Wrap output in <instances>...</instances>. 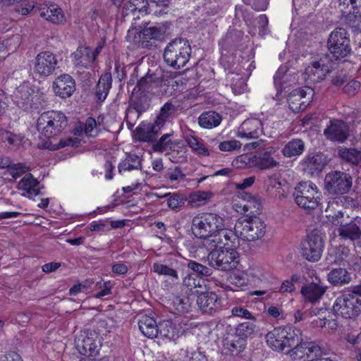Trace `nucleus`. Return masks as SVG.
Masks as SVG:
<instances>
[{
    "mask_svg": "<svg viewBox=\"0 0 361 361\" xmlns=\"http://www.w3.org/2000/svg\"><path fill=\"white\" fill-rule=\"evenodd\" d=\"M328 52L325 54L336 66L340 63L348 61L353 54L350 39L347 30L336 27L329 35L327 40Z\"/></svg>",
    "mask_w": 361,
    "mask_h": 361,
    "instance_id": "f257e3e1",
    "label": "nucleus"
},
{
    "mask_svg": "<svg viewBox=\"0 0 361 361\" xmlns=\"http://www.w3.org/2000/svg\"><path fill=\"white\" fill-rule=\"evenodd\" d=\"M224 226V219L221 216L212 212H203L193 217L191 229L197 238H206L214 233L221 234Z\"/></svg>",
    "mask_w": 361,
    "mask_h": 361,
    "instance_id": "f03ea898",
    "label": "nucleus"
},
{
    "mask_svg": "<svg viewBox=\"0 0 361 361\" xmlns=\"http://www.w3.org/2000/svg\"><path fill=\"white\" fill-rule=\"evenodd\" d=\"M192 49L189 42L183 38L171 40L165 47L163 57L164 62L174 69L184 67L189 61Z\"/></svg>",
    "mask_w": 361,
    "mask_h": 361,
    "instance_id": "7ed1b4c3",
    "label": "nucleus"
},
{
    "mask_svg": "<svg viewBox=\"0 0 361 361\" xmlns=\"http://www.w3.org/2000/svg\"><path fill=\"white\" fill-rule=\"evenodd\" d=\"M298 329L290 326L274 328L266 335V341L273 350L287 354L298 342Z\"/></svg>",
    "mask_w": 361,
    "mask_h": 361,
    "instance_id": "20e7f679",
    "label": "nucleus"
},
{
    "mask_svg": "<svg viewBox=\"0 0 361 361\" xmlns=\"http://www.w3.org/2000/svg\"><path fill=\"white\" fill-rule=\"evenodd\" d=\"M67 118L61 111H47L37 119V128L47 138L59 135L67 126Z\"/></svg>",
    "mask_w": 361,
    "mask_h": 361,
    "instance_id": "39448f33",
    "label": "nucleus"
},
{
    "mask_svg": "<svg viewBox=\"0 0 361 361\" xmlns=\"http://www.w3.org/2000/svg\"><path fill=\"white\" fill-rule=\"evenodd\" d=\"M207 260L211 267L221 271H230L238 267L239 255L233 247H220L217 250L209 252Z\"/></svg>",
    "mask_w": 361,
    "mask_h": 361,
    "instance_id": "423d86ee",
    "label": "nucleus"
},
{
    "mask_svg": "<svg viewBox=\"0 0 361 361\" xmlns=\"http://www.w3.org/2000/svg\"><path fill=\"white\" fill-rule=\"evenodd\" d=\"M332 310L336 317L354 319L361 313V299L350 292L342 293L336 298Z\"/></svg>",
    "mask_w": 361,
    "mask_h": 361,
    "instance_id": "0eeeda50",
    "label": "nucleus"
},
{
    "mask_svg": "<svg viewBox=\"0 0 361 361\" xmlns=\"http://www.w3.org/2000/svg\"><path fill=\"white\" fill-rule=\"evenodd\" d=\"M235 230L240 238L247 241H255L262 238L266 231V224L257 216L246 215L238 220L235 225Z\"/></svg>",
    "mask_w": 361,
    "mask_h": 361,
    "instance_id": "6e6552de",
    "label": "nucleus"
},
{
    "mask_svg": "<svg viewBox=\"0 0 361 361\" xmlns=\"http://www.w3.org/2000/svg\"><path fill=\"white\" fill-rule=\"evenodd\" d=\"M297 334L299 337L298 342L290 348L287 354L293 361H318L323 354L322 348L315 342H302L300 330Z\"/></svg>",
    "mask_w": 361,
    "mask_h": 361,
    "instance_id": "1a4fd4ad",
    "label": "nucleus"
},
{
    "mask_svg": "<svg viewBox=\"0 0 361 361\" xmlns=\"http://www.w3.org/2000/svg\"><path fill=\"white\" fill-rule=\"evenodd\" d=\"M352 185L353 178L345 172L331 171L324 178V188L331 195L346 194L351 190Z\"/></svg>",
    "mask_w": 361,
    "mask_h": 361,
    "instance_id": "9d476101",
    "label": "nucleus"
},
{
    "mask_svg": "<svg viewBox=\"0 0 361 361\" xmlns=\"http://www.w3.org/2000/svg\"><path fill=\"white\" fill-rule=\"evenodd\" d=\"M324 250V239L317 233L312 232L301 244V254L310 262H317Z\"/></svg>",
    "mask_w": 361,
    "mask_h": 361,
    "instance_id": "9b49d317",
    "label": "nucleus"
},
{
    "mask_svg": "<svg viewBox=\"0 0 361 361\" xmlns=\"http://www.w3.org/2000/svg\"><path fill=\"white\" fill-rule=\"evenodd\" d=\"M58 68L57 56L49 51L39 52L34 61V71L41 78H47Z\"/></svg>",
    "mask_w": 361,
    "mask_h": 361,
    "instance_id": "f8f14e48",
    "label": "nucleus"
},
{
    "mask_svg": "<svg viewBox=\"0 0 361 361\" xmlns=\"http://www.w3.org/2000/svg\"><path fill=\"white\" fill-rule=\"evenodd\" d=\"M328 57L324 55L318 61H313L305 68V73L308 80L312 82H319L336 68V66Z\"/></svg>",
    "mask_w": 361,
    "mask_h": 361,
    "instance_id": "ddd939ff",
    "label": "nucleus"
},
{
    "mask_svg": "<svg viewBox=\"0 0 361 361\" xmlns=\"http://www.w3.org/2000/svg\"><path fill=\"white\" fill-rule=\"evenodd\" d=\"M75 342L78 352L87 357L97 355L102 346L100 339L94 332H83L76 337Z\"/></svg>",
    "mask_w": 361,
    "mask_h": 361,
    "instance_id": "4468645a",
    "label": "nucleus"
},
{
    "mask_svg": "<svg viewBox=\"0 0 361 361\" xmlns=\"http://www.w3.org/2000/svg\"><path fill=\"white\" fill-rule=\"evenodd\" d=\"M165 32L166 29L160 25L145 27L139 32L137 44L142 48L156 49L158 42L164 39Z\"/></svg>",
    "mask_w": 361,
    "mask_h": 361,
    "instance_id": "2eb2a0df",
    "label": "nucleus"
},
{
    "mask_svg": "<svg viewBox=\"0 0 361 361\" xmlns=\"http://www.w3.org/2000/svg\"><path fill=\"white\" fill-rule=\"evenodd\" d=\"M313 93L314 90L312 88L293 90L287 99L290 109L295 113L304 111L310 104Z\"/></svg>",
    "mask_w": 361,
    "mask_h": 361,
    "instance_id": "dca6fc26",
    "label": "nucleus"
},
{
    "mask_svg": "<svg viewBox=\"0 0 361 361\" xmlns=\"http://www.w3.org/2000/svg\"><path fill=\"white\" fill-rule=\"evenodd\" d=\"M197 304L203 313L209 315L215 314L222 308L221 298L214 292L201 293Z\"/></svg>",
    "mask_w": 361,
    "mask_h": 361,
    "instance_id": "f3484780",
    "label": "nucleus"
},
{
    "mask_svg": "<svg viewBox=\"0 0 361 361\" xmlns=\"http://www.w3.org/2000/svg\"><path fill=\"white\" fill-rule=\"evenodd\" d=\"M326 164V157L322 153L308 154L300 162L302 170L310 176H317Z\"/></svg>",
    "mask_w": 361,
    "mask_h": 361,
    "instance_id": "a211bd4d",
    "label": "nucleus"
},
{
    "mask_svg": "<svg viewBox=\"0 0 361 361\" xmlns=\"http://www.w3.org/2000/svg\"><path fill=\"white\" fill-rule=\"evenodd\" d=\"M328 140L338 142H345L349 135L348 126L341 120H331L324 131Z\"/></svg>",
    "mask_w": 361,
    "mask_h": 361,
    "instance_id": "6ab92c4d",
    "label": "nucleus"
},
{
    "mask_svg": "<svg viewBox=\"0 0 361 361\" xmlns=\"http://www.w3.org/2000/svg\"><path fill=\"white\" fill-rule=\"evenodd\" d=\"M53 90L61 98L69 97L75 90V80L68 74L61 75L54 80Z\"/></svg>",
    "mask_w": 361,
    "mask_h": 361,
    "instance_id": "aec40b11",
    "label": "nucleus"
},
{
    "mask_svg": "<svg viewBox=\"0 0 361 361\" xmlns=\"http://www.w3.org/2000/svg\"><path fill=\"white\" fill-rule=\"evenodd\" d=\"M150 106V99L149 96L137 90H133L130 98V105L126 110V114L137 112L138 116L146 111Z\"/></svg>",
    "mask_w": 361,
    "mask_h": 361,
    "instance_id": "412c9836",
    "label": "nucleus"
},
{
    "mask_svg": "<svg viewBox=\"0 0 361 361\" xmlns=\"http://www.w3.org/2000/svg\"><path fill=\"white\" fill-rule=\"evenodd\" d=\"M262 123L259 119L250 118L244 121L239 127L237 136L240 138H258L262 133Z\"/></svg>",
    "mask_w": 361,
    "mask_h": 361,
    "instance_id": "4be33fe9",
    "label": "nucleus"
},
{
    "mask_svg": "<svg viewBox=\"0 0 361 361\" xmlns=\"http://www.w3.org/2000/svg\"><path fill=\"white\" fill-rule=\"evenodd\" d=\"M162 80V75L158 73H149L148 72L145 76L137 80L136 85L133 90L146 94L153 89L158 87L161 84Z\"/></svg>",
    "mask_w": 361,
    "mask_h": 361,
    "instance_id": "5701e85b",
    "label": "nucleus"
},
{
    "mask_svg": "<svg viewBox=\"0 0 361 361\" xmlns=\"http://www.w3.org/2000/svg\"><path fill=\"white\" fill-rule=\"evenodd\" d=\"M179 105L173 99L169 100L160 109L155 121L157 126H164L167 121L173 120L178 114Z\"/></svg>",
    "mask_w": 361,
    "mask_h": 361,
    "instance_id": "b1692460",
    "label": "nucleus"
},
{
    "mask_svg": "<svg viewBox=\"0 0 361 361\" xmlns=\"http://www.w3.org/2000/svg\"><path fill=\"white\" fill-rule=\"evenodd\" d=\"M326 290V287L317 283H310L302 286L300 293L305 302L314 304L322 298Z\"/></svg>",
    "mask_w": 361,
    "mask_h": 361,
    "instance_id": "393cba45",
    "label": "nucleus"
},
{
    "mask_svg": "<svg viewBox=\"0 0 361 361\" xmlns=\"http://www.w3.org/2000/svg\"><path fill=\"white\" fill-rule=\"evenodd\" d=\"M72 57L73 64L80 68H87L95 61L92 53V49L85 46H79L72 54Z\"/></svg>",
    "mask_w": 361,
    "mask_h": 361,
    "instance_id": "a878e982",
    "label": "nucleus"
},
{
    "mask_svg": "<svg viewBox=\"0 0 361 361\" xmlns=\"http://www.w3.org/2000/svg\"><path fill=\"white\" fill-rule=\"evenodd\" d=\"M162 128L161 126H157V121L154 120L153 124L144 125L137 128L136 135L141 142H154L161 133Z\"/></svg>",
    "mask_w": 361,
    "mask_h": 361,
    "instance_id": "bb28decb",
    "label": "nucleus"
},
{
    "mask_svg": "<svg viewBox=\"0 0 361 361\" xmlns=\"http://www.w3.org/2000/svg\"><path fill=\"white\" fill-rule=\"evenodd\" d=\"M39 16L42 18L51 22L54 24H63L66 22V18L61 8L56 4H50L39 8Z\"/></svg>",
    "mask_w": 361,
    "mask_h": 361,
    "instance_id": "cd10ccee",
    "label": "nucleus"
},
{
    "mask_svg": "<svg viewBox=\"0 0 361 361\" xmlns=\"http://www.w3.org/2000/svg\"><path fill=\"white\" fill-rule=\"evenodd\" d=\"M140 331L147 338H153L159 336V324L154 317L148 315H142L138 321Z\"/></svg>",
    "mask_w": 361,
    "mask_h": 361,
    "instance_id": "c85d7f7f",
    "label": "nucleus"
},
{
    "mask_svg": "<svg viewBox=\"0 0 361 361\" xmlns=\"http://www.w3.org/2000/svg\"><path fill=\"white\" fill-rule=\"evenodd\" d=\"M338 235L344 240H350L355 242L361 240V229L355 223L350 222L345 224H341L338 228Z\"/></svg>",
    "mask_w": 361,
    "mask_h": 361,
    "instance_id": "c756f323",
    "label": "nucleus"
},
{
    "mask_svg": "<svg viewBox=\"0 0 361 361\" xmlns=\"http://www.w3.org/2000/svg\"><path fill=\"white\" fill-rule=\"evenodd\" d=\"M39 183L37 179L34 178L31 173L26 175L18 185V188L26 192V195L30 198L35 197L40 194V189L39 187Z\"/></svg>",
    "mask_w": 361,
    "mask_h": 361,
    "instance_id": "7c9ffc66",
    "label": "nucleus"
},
{
    "mask_svg": "<svg viewBox=\"0 0 361 361\" xmlns=\"http://www.w3.org/2000/svg\"><path fill=\"white\" fill-rule=\"evenodd\" d=\"M327 279L334 286H342L348 284L352 277L346 269L336 268L330 271L327 275Z\"/></svg>",
    "mask_w": 361,
    "mask_h": 361,
    "instance_id": "2f4dec72",
    "label": "nucleus"
},
{
    "mask_svg": "<svg viewBox=\"0 0 361 361\" xmlns=\"http://www.w3.org/2000/svg\"><path fill=\"white\" fill-rule=\"evenodd\" d=\"M112 77L111 73L102 74L95 87V97L98 102H103L106 99L109 90L111 87Z\"/></svg>",
    "mask_w": 361,
    "mask_h": 361,
    "instance_id": "473e14b6",
    "label": "nucleus"
},
{
    "mask_svg": "<svg viewBox=\"0 0 361 361\" xmlns=\"http://www.w3.org/2000/svg\"><path fill=\"white\" fill-rule=\"evenodd\" d=\"M142 158L135 154L128 153L124 159L118 165V171L121 174L123 171L142 170Z\"/></svg>",
    "mask_w": 361,
    "mask_h": 361,
    "instance_id": "72a5a7b5",
    "label": "nucleus"
},
{
    "mask_svg": "<svg viewBox=\"0 0 361 361\" xmlns=\"http://www.w3.org/2000/svg\"><path fill=\"white\" fill-rule=\"evenodd\" d=\"M131 1L134 6L136 7V11H138V13L144 14L153 13L155 16H160L167 13L164 9H159L158 4L154 1H150L149 0Z\"/></svg>",
    "mask_w": 361,
    "mask_h": 361,
    "instance_id": "f704fd0d",
    "label": "nucleus"
},
{
    "mask_svg": "<svg viewBox=\"0 0 361 361\" xmlns=\"http://www.w3.org/2000/svg\"><path fill=\"white\" fill-rule=\"evenodd\" d=\"M221 116L214 111H204L198 118V123L203 128L212 129L217 127L221 122Z\"/></svg>",
    "mask_w": 361,
    "mask_h": 361,
    "instance_id": "c9c22d12",
    "label": "nucleus"
},
{
    "mask_svg": "<svg viewBox=\"0 0 361 361\" xmlns=\"http://www.w3.org/2000/svg\"><path fill=\"white\" fill-rule=\"evenodd\" d=\"M305 149V142L301 139H292L283 147L281 152L285 157L292 158L301 155Z\"/></svg>",
    "mask_w": 361,
    "mask_h": 361,
    "instance_id": "e433bc0d",
    "label": "nucleus"
},
{
    "mask_svg": "<svg viewBox=\"0 0 361 361\" xmlns=\"http://www.w3.org/2000/svg\"><path fill=\"white\" fill-rule=\"evenodd\" d=\"M339 8L342 15L347 17L353 15L361 18V0H339Z\"/></svg>",
    "mask_w": 361,
    "mask_h": 361,
    "instance_id": "4c0bfd02",
    "label": "nucleus"
},
{
    "mask_svg": "<svg viewBox=\"0 0 361 361\" xmlns=\"http://www.w3.org/2000/svg\"><path fill=\"white\" fill-rule=\"evenodd\" d=\"M158 331L161 337L173 341L178 338L180 334V329L177 328L171 320L159 322Z\"/></svg>",
    "mask_w": 361,
    "mask_h": 361,
    "instance_id": "58836bf2",
    "label": "nucleus"
},
{
    "mask_svg": "<svg viewBox=\"0 0 361 361\" xmlns=\"http://www.w3.org/2000/svg\"><path fill=\"white\" fill-rule=\"evenodd\" d=\"M213 197L211 191H195L187 197L188 205L190 207H198L207 204Z\"/></svg>",
    "mask_w": 361,
    "mask_h": 361,
    "instance_id": "ea45409f",
    "label": "nucleus"
},
{
    "mask_svg": "<svg viewBox=\"0 0 361 361\" xmlns=\"http://www.w3.org/2000/svg\"><path fill=\"white\" fill-rule=\"evenodd\" d=\"M275 152L274 147H268L257 159L256 165L261 169H271L279 166V162L271 156Z\"/></svg>",
    "mask_w": 361,
    "mask_h": 361,
    "instance_id": "a19ab883",
    "label": "nucleus"
},
{
    "mask_svg": "<svg viewBox=\"0 0 361 361\" xmlns=\"http://www.w3.org/2000/svg\"><path fill=\"white\" fill-rule=\"evenodd\" d=\"M294 197H303L306 196H321V192L319 191L317 187L313 183L300 182L298 184L295 189Z\"/></svg>",
    "mask_w": 361,
    "mask_h": 361,
    "instance_id": "79ce46f5",
    "label": "nucleus"
},
{
    "mask_svg": "<svg viewBox=\"0 0 361 361\" xmlns=\"http://www.w3.org/2000/svg\"><path fill=\"white\" fill-rule=\"evenodd\" d=\"M246 341L235 337L234 339L226 341L224 344V353L231 356H237L245 349Z\"/></svg>",
    "mask_w": 361,
    "mask_h": 361,
    "instance_id": "37998d69",
    "label": "nucleus"
},
{
    "mask_svg": "<svg viewBox=\"0 0 361 361\" xmlns=\"http://www.w3.org/2000/svg\"><path fill=\"white\" fill-rule=\"evenodd\" d=\"M185 140L188 146L197 154L207 157L209 155L208 149L205 147L203 141L193 135H187Z\"/></svg>",
    "mask_w": 361,
    "mask_h": 361,
    "instance_id": "c03bdc74",
    "label": "nucleus"
},
{
    "mask_svg": "<svg viewBox=\"0 0 361 361\" xmlns=\"http://www.w3.org/2000/svg\"><path fill=\"white\" fill-rule=\"evenodd\" d=\"M256 331V325L253 322H245L237 326L235 334L236 337L246 341V338L254 335Z\"/></svg>",
    "mask_w": 361,
    "mask_h": 361,
    "instance_id": "a18cd8bd",
    "label": "nucleus"
},
{
    "mask_svg": "<svg viewBox=\"0 0 361 361\" xmlns=\"http://www.w3.org/2000/svg\"><path fill=\"white\" fill-rule=\"evenodd\" d=\"M321 196H306L303 197H295V203L301 208L311 211L315 209L319 204Z\"/></svg>",
    "mask_w": 361,
    "mask_h": 361,
    "instance_id": "49530a36",
    "label": "nucleus"
},
{
    "mask_svg": "<svg viewBox=\"0 0 361 361\" xmlns=\"http://www.w3.org/2000/svg\"><path fill=\"white\" fill-rule=\"evenodd\" d=\"M152 270L159 275L169 276L173 282L179 279L178 271L166 264L155 262L153 264Z\"/></svg>",
    "mask_w": 361,
    "mask_h": 361,
    "instance_id": "de8ad7c7",
    "label": "nucleus"
},
{
    "mask_svg": "<svg viewBox=\"0 0 361 361\" xmlns=\"http://www.w3.org/2000/svg\"><path fill=\"white\" fill-rule=\"evenodd\" d=\"M163 197H167V205L173 210H179L187 202V196L179 193H166Z\"/></svg>",
    "mask_w": 361,
    "mask_h": 361,
    "instance_id": "09e8293b",
    "label": "nucleus"
},
{
    "mask_svg": "<svg viewBox=\"0 0 361 361\" xmlns=\"http://www.w3.org/2000/svg\"><path fill=\"white\" fill-rule=\"evenodd\" d=\"M341 158L352 164L361 163V152L355 148H345L340 150Z\"/></svg>",
    "mask_w": 361,
    "mask_h": 361,
    "instance_id": "8fccbe9b",
    "label": "nucleus"
},
{
    "mask_svg": "<svg viewBox=\"0 0 361 361\" xmlns=\"http://www.w3.org/2000/svg\"><path fill=\"white\" fill-rule=\"evenodd\" d=\"M204 240L202 245L207 249L208 251L217 250L219 244L226 245L228 244V242H224L223 238L220 237L218 233L212 234L206 238H202Z\"/></svg>",
    "mask_w": 361,
    "mask_h": 361,
    "instance_id": "3c124183",
    "label": "nucleus"
},
{
    "mask_svg": "<svg viewBox=\"0 0 361 361\" xmlns=\"http://www.w3.org/2000/svg\"><path fill=\"white\" fill-rule=\"evenodd\" d=\"M204 283L203 279L197 274H188L183 280V284L192 290L194 288H201Z\"/></svg>",
    "mask_w": 361,
    "mask_h": 361,
    "instance_id": "603ef678",
    "label": "nucleus"
},
{
    "mask_svg": "<svg viewBox=\"0 0 361 361\" xmlns=\"http://www.w3.org/2000/svg\"><path fill=\"white\" fill-rule=\"evenodd\" d=\"M221 234L218 233L221 238H223L224 242H228V245H224L223 247L229 246L230 247L236 248L238 245V238H240L239 235H237L236 232H233L231 230H226L225 228L223 231H221Z\"/></svg>",
    "mask_w": 361,
    "mask_h": 361,
    "instance_id": "864d4df0",
    "label": "nucleus"
},
{
    "mask_svg": "<svg viewBox=\"0 0 361 361\" xmlns=\"http://www.w3.org/2000/svg\"><path fill=\"white\" fill-rule=\"evenodd\" d=\"M173 305L178 313L188 312L190 307L189 298L185 296H176L173 300Z\"/></svg>",
    "mask_w": 361,
    "mask_h": 361,
    "instance_id": "5fc2aeb1",
    "label": "nucleus"
},
{
    "mask_svg": "<svg viewBox=\"0 0 361 361\" xmlns=\"http://www.w3.org/2000/svg\"><path fill=\"white\" fill-rule=\"evenodd\" d=\"M188 267L194 271L192 274H197L201 277L209 276L212 274V271L210 268L195 261H190L188 264Z\"/></svg>",
    "mask_w": 361,
    "mask_h": 361,
    "instance_id": "6e6d98bb",
    "label": "nucleus"
},
{
    "mask_svg": "<svg viewBox=\"0 0 361 361\" xmlns=\"http://www.w3.org/2000/svg\"><path fill=\"white\" fill-rule=\"evenodd\" d=\"M32 95L28 91L27 87H20L15 95L16 102L21 107H24L25 104L32 100Z\"/></svg>",
    "mask_w": 361,
    "mask_h": 361,
    "instance_id": "4d7b16f0",
    "label": "nucleus"
},
{
    "mask_svg": "<svg viewBox=\"0 0 361 361\" xmlns=\"http://www.w3.org/2000/svg\"><path fill=\"white\" fill-rule=\"evenodd\" d=\"M262 205L259 200L255 197H250L247 202L243 205V210L245 212H249L248 216H256L255 213L261 209Z\"/></svg>",
    "mask_w": 361,
    "mask_h": 361,
    "instance_id": "13d9d810",
    "label": "nucleus"
},
{
    "mask_svg": "<svg viewBox=\"0 0 361 361\" xmlns=\"http://www.w3.org/2000/svg\"><path fill=\"white\" fill-rule=\"evenodd\" d=\"M28 170L29 168L24 163H17L12 164L7 173L12 176L11 180L14 181Z\"/></svg>",
    "mask_w": 361,
    "mask_h": 361,
    "instance_id": "bf43d9fd",
    "label": "nucleus"
},
{
    "mask_svg": "<svg viewBox=\"0 0 361 361\" xmlns=\"http://www.w3.org/2000/svg\"><path fill=\"white\" fill-rule=\"evenodd\" d=\"M300 276L293 274L290 280H286L282 283L279 292L282 293L293 292L295 289V283L300 282Z\"/></svg>",
    "mask_w": 361,
    "mask_h": 361,
    "instance_id": "052dcab7",
    "label": "nucleus"
},
{
    "mask_svg": "<svg viewBox=\"0 0 361 361\" xmlns=\"http://www.w3.org/2000/svg\"><path fill=\"white\" fill-rule=\"evenodd\" d=\"M172 133H166L163 135L160 139L153 145V149L155 152H163L165 151L169 145H170L172 142L170 139L171 136H172Z\"/></svg>",
    "mask_w": 361,
    "mask_h": 361,
    "instance_id": "680f3d73",
    "label": "nucleus"
},
{
    "mask_svg": "<svg viewBox=\"0 0 361 361\" xmlns=\"http://www.w3.org/2000/svg\"><path fill=\"white\" fill-rule=\"evenodd\" d=\"M241 147V143L235 140L224 141L219 143V148L223 152H232L239 149Z\"/></svg>",
    "mask_w": 361,
    "mask_h": 361,
    "instance_id": "e2e57ef3",
    "label": "nucleus"
},
{
    "mask_svg": "<svg viewBox=\"0 0 361 361\" xmlns=\"http://www.w3.org/2000/svg\"><path fill=\"white\" fill-rule=\"evenodd\" d=\"M360 88V82L357 80H351L343 89V92L348 96L353 97Z\"/></svg>",
    "mask_w": 361,
    "mask_h": 361,
    "instance_id": "0e129e2a",
    "label": "nucleus"
},
{
    "mask_svg": "<svg viewBox=\"0 0 361 361\" xmlns=\"http://www.w3.org/2000/svg\"><path fill=\"white\" fill-rule=\"evenodd\" d=\"M229 281L236 287H242L246 285V279L243 274L240 272H233L229 277Z\"/></svg>",
    "mask_w": 361,
    "mask_h": 361,
    "instance_id": "69168bd1",
    "label": "nucleus"
},
{
    "mask_svg": "<svg viewBox=\"0 0 361 361\" xmlns=\"http://www.w3.org/2000/svg\"><path fill=\"white\" fill-rule=\"evenodd\" d=\"M231 313L232 315L234 317L255 320V317H252V314L247 309H245L242 307H234L231 310Z\"/></svg>",
    "mask_w": 361,
    "mask_h": 361,
    "instance_id": "338daca9",
    "label": "nucleus"
},
{
    "mask_svg": "<svg viewBox=\"0 0 361 361\" xmlns=\"http://www.w3.org/2000/svg\"><path fill=\"white\" fill-rule=\"evenodd\" d=\"M268 18L266 15L262 14L258 17L257 23L259 27V34L264 36L268 33Z\"/></svg>",
    "mask_w": 361,
    "mask_h": 361,
    "instance_id": "774afa93",
    "label": "nucleus"
}]
</instances>
